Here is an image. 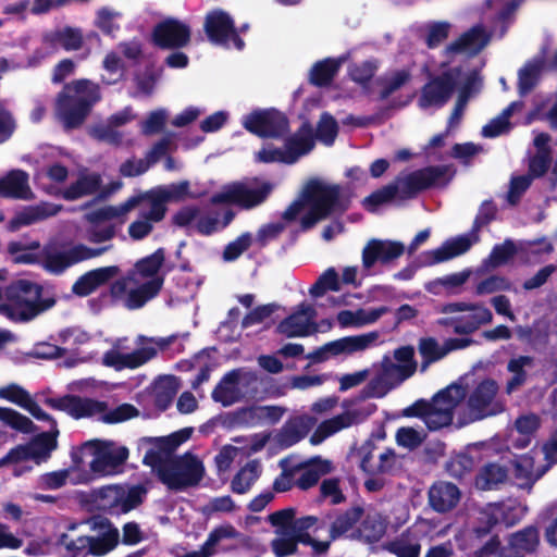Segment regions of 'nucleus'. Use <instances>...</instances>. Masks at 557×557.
Here are the masks:
<instances>
[{"mask_svg": "<svg viewBox=\"0 0 557 557\" xmlns=\"http://www.w3.org/2000/svg\"><path fill=\"white\" fill-rule=\"evenodd\" d=\"M490 35L482 25H474L462 33L457 39L447 45L443 51L446 57H454L461 53L475 55L487 46Z\"/></svg>", "mask_w": 557, "mask_h": 557, "instance_id": "nucleus-21", "label": "nucleus"}, {"mask_svg": "<svg viewBox=\"0 0 557 557\" xmlns=\"http://www.w3.org/2000/svg\"><path fill=\"white\" fill-rule=\"evenodd\" d=\"M448 165H428L398 178L400 183V198L411 199L419 193L435 187H445L453 178L448 175Z\"/></svg>", "mask_w": 557, "mask_h": 557, "instance_id": "nucleus-12", "label": "nucleus"}, {"mask_svg": "<svg viewBox=\"0 0 557 557\" xmlns=\"http://www.w3.org/2000/svg\"><path fill=\"white\" fill-rule=\"evenodd\" d=\"M284 411L278 406H258L239 410L236 412V418L238 422L246 425H257L264 422L275 424L282 419Z\"/></svg>", "mask_w": 557, "mask_h": 557, "instance_id": "nucleus-38", "label": "nucleus"}, {"mask_svg": "<svg viewBox=\"0 0 557 557\" xmlns=\"http://www.w3.org/2000/svg\"><path fill=\"white\" fill-rule=\"evenodd\" d=\"M385 533L383 524L374 516L368 515L362 519L359 527H357L350 535L351 540L362 541L366 544H374L379 542Z\"/></svg>", "mask_w": 557, "mask_h": 557, "instance_id": "nucleus-49", "label": "nucleus"}, {"mask_svg": "<svg viewBox=\"0 0 557 557\" xmlns=\"http://www.w3.org/2000/svg\"><path fill=\"white\" fill-rule=\"evenodd\" d=\"M172 198V194L162 187L152 188L148 191L129 197L126 201L116 207L119 216L126 214L143 201H149L150 210L144 214V218L153 222H160L164 219L166 207L165 202Z\"/></svg>", "mask_w": 557, "mask_h": 557, "instance_id": "nucleus-18", "label": "nucleus"}, {"mask_svg": "<svg viewBox=\"0 0 557 557\" xmlns=\"http://www.w3.org/2000/svg\"><path fill=\"white\" fill-rule=\"evenodd\" d=\"M161 437H144L143 442L150 444L151 447L147 449L143 462L157 473L158 479L160 478V469L163 467L165 461L170 459V455L165 454V450L161 449L160 441Z\"/></svg>", "mask_w": 557, "mask_h": 557, "instance_id": "nucleus-57", "label": "nucleus"}, {"mask_svg": "<svg viewBox=\"0 0 557 557\" xmlns=\"http://www.w3.org/2000/svg\"><path fill=\"white\" fill-rule=\"evenodd\" d=\"M516 292L511 281L502 275H490L479 282L475 286L474 293L478 296L494 294L497 292Z\"/></svg>", "mask_w": 557, "mask_h": 557, "instance_id": "nucleus-58", "label": "nucleus"}, {"mask_svg": "<svg viewBox=\"0 0 557 557\" xmlns=\"http://www.w3.org/2000/svg\"><path fill=\"white\" fill-rule=\"evenodd\" d=\"M379 62L375 59L355 63L349 69L350 78L360 86H367L375 75Z\"/></svg>", "mask_w": 557, "mask_h": 557, "instance_id": "nucleus-61", "label": "nucleus"}, {"mask_svg": "<svg viewBox=\"0 0 557 557\" xmlns=\"http://www.w3.org/2000/svg\"><path fill=\"white\" fill-rule=\"evenodd\" d=\"M312 428L311 419L307 416H295L285 421L274 435L273 442L280 449H287L304 440Z\"/></svg>", "mask_w": 557, "mask_h": 557, "instance_id": "nucleus-24", "label": "nucleus"}, {"mask_svg": "<svg viewBox=\"0 0 557 557\" xmlns=\"http://www.w3.org/2000/svg\"><path fill=\"white\" fill-rule=\"evenodd\" d=\"M467 397V388L457 383L437 392L431 401L423 398L416 400L403 410L407 418H420L430 431H437L451 424L455 409Z\"/></svg>", "mask_w": 557, "mask_h": 557, "instance_id": "nucleus-2", "label": "nucleus"}, {"mask_svg": "<svg viewBox=\"0 0 557 557\" xmlns=\"http://www.w3.org/2000/svg\"><path fill=\"white\" fill-rule=\"evenodd\" d=\"M28 174L23 170H12L0 178V196L3 198L30 200L34 198L28 184Z\"/></svg>", "mask_w": 557, "mask_h": 557, "instance_id": "nucleus-29", "label": "nucleus"}, {"mask_svg": "<svg viewBox=\"0 0 557 557\" xmlns=\"http://www.w3.org/2000/svg\"><path fill=\"white\" fill-rule=\"evenodd\" d=\"M342 60L325 58L315 62L309 73V83L315 87H327L341 69Z\"/></svg>", "mask_w": 557, "mask_h": 557, "instance_id": "nucleus-45", "label": "nucleus"}, {"mask_svg": "<svg viewBox=\"0 0 557 557\" xmlns=\"http://www.w3.org/2000/svg\"><path fill=\"white\" fill-rule=\"evenodd\" d=\"M5 301L0 304V314L13 322H29L53 308L54 295H46L42 285L28 280H17L4 292Z\"/></svg>", "mask_w": 557, "mask_h": 557, "instance_id": "nucleus-1", "label": "nucleus"}, {"mask_svg": "<svg viewBox=\"0 0 557 557\" xmlns=\"http://www.w3.org/2000/svg\"><path fill=\"white\" fill-rule=\"evenodd\" d=\"M164 284V276L154 277L140 284L137 288L131 289L125 298L124 305L129 310L144 307L149 300L158 296Z\"/></svg>", "mask_w": 557, "mask_h": 557, "instance_id": "nucleus-40", "label": "nucleus"}, {"mask_svg": "<svg viewBox=\"0 0 557 557\" xmlns=\"http://www.w3.org/2000/svg\"><path fill=\"white\" fill-rule=\"evenodd\" d=\"M147 490L137 484L129 487L121 485H107L94 490L89 497L94 507L110 516L127 513L144 503Z\"/></svg>", "mask_w": 557, "mask_h": 557, "instance_id": "nucleus-6", "label": "nucleus"}, {"mask_svg": "<svg viewBox=\"0 0 557 557\" xmlns=\"http://www.w3.org/2000/svg\"><path fill=\"white\" fill-rule=\"evenodd\" d=\"M398 193H400L399 184L391 183L372 191L363 199L362 205L368 211L374 212L377 207L392 201Z\"/></svg>", "mask_w": 557, "mask_h": 557, "instance_id": "nucleus-56", "label": "nucleus"}, {"mask_svg": "<svg viewBox=\"0 0 557 557\" xmlns=\"http://www.w3.org/2000/svg\"><path fill=\"white\" fill-rule=\"evenodd\" d=\"M172 198V194L162 187L152 188L148 191L129 197L126 201L116 207L119 216L126 214L143 201H149L150 210L144 214V218L153 222H160L164 219L166 207L165 202Z\"/></svg>", "mask_w": 557, "mask_h": 557, "instance_id": "nucleus-17", "label": "nucleus"}, {"mask_svg": "<svg viewBox=\"0 0 557 557\" xmlns=\"http://www.w3.org/2000/svg\"><path fill=\"white\" fill-rule=\"evenodd\" d=\"M498 388L497 382L493 379H485L475 386L467 401L475 419L494 416L500 411V406L494 401Z\"/></svg>", "mask_w": 557, "mask_h": 557, "instance_id": "nucleus-19", "label": "nucleus"}, {"mask_svg": "<svg viewBox=\"0 0 557 557\" xmlns=\"http://www.w3.org/2000/svg\"><path fill=\"white\" fill-rule=\"evenodd\" d=\"M379 375L393 387L395 383H401L413 375V369L412 366L394 363L388 357H385Z\"/></svg>", "mask_w": 557, "mask_h": 557, "instance_id": "nucleus-55", "label": "nucleus"}, {"mask_svg": "<svg viewBox=\"0 0 557 557\" xmlns=\"http://www.w3.org/2000/svg\"><path fill=\"white\" fill-rule=\"evenodd\" d=\"M300 475L297 478L295 485L300 490H309L313 487L322 475L333 471V463L321 457H313L307 463L299 467Z\"/></svg>", "mask_w": 557, "mask_h": 557, "instance_id": "nucleus-37", "label": "nucleus"}, {"mask_svg": "<svg viewBox=\"0 0 557 557\" xmlns=\"http://www.w3.org/2000/svg\"><path fill=\"white\" fill-rule=\"evenodd\" d=\"M39 421H47L50 429L47 432H41L34 436L27 443L32 460L36 463L47 461L51 453L58 447L59 429L55 419L49 414V419H38Z\"/></svg>", "mask_w": 557, "mask_h": 557, "instance_id": "nucleus-26", "label": "nucleus"}, {"mask_svg": "<svg viewBox=\"0 0 557 557\" xmlns=\"http://www.w3.org/2000/svg\"><path fill=\"white\" fill-rule=\"evenodd\" d=\"M112 247L113 245L91 248L84 244H75L66 250H58L53 246L46 245L41 250L40 265L50 274L61 275L69 268L102 256Z\"/></svg>", "mask_w": 557, "mask_h": 557, "instance_id": "nucleus-9", "label": "nucleus"}, {"mask_svg": "<svg viewBox=\"0 0 557 557\" xmlns=\"http://www.w3.org/2000/svg\"><path fill=\"white\" fill-rule=\"evenodd\" d=\"M418 349L422 358V371H424L431 363L436 362L446 356L444 345L440 346L438 342L434 337L420 338Z\"/></svg>", "mask_w": 557, "mask_h": 557, "instance_id": "nucleus-54", "label": "nucleus"}, {"mask_svg": "<svg viewBox=\"0 0 557 557\" xmlns=\"http://www.w3.org/2000/svg\"><path fill=\"white\" fill-rule=\"evenodd\" d=\"M0 421L23 434H32L37 430V426L28 417L8 407H0Z\"/></svg>", "mask_w": 557, "mask_h": 557, "instance_id": "nucleus-52", "label": "nucleus"}, {"mask_svg": "<svg viewBox=\"0 0 557 557\" xmlns=\"http://www.w3.org/2000/svg\"><path fill=\"white\" fill-rule=\"evenodd\" d=\"M512 467L515 478L521 481L520 486L531 487L544 474L542 470L533 474V460L529 457L512 461Z\"/></svg>", "mask_w": 557, "mask_h": 557, "instance_id": "nucleus-62", "label": "nucleus"}, {"mask_svg": "<svg viewBox=\"0 0 557 557\" xmlns=\"http://www.w3.org/2000/svg\"><path fill=\"white\" fill-rule=\"evenodd\" d=\"M252 245V235L249 232L240 234L233 242H230L223 250V260L232 262L237 260Z\"/></svg>", "mask_w": 557, "mask_h": 557, "instance_id": "nucleus-64", "label": "nucleus"}, {"mask_svg": "<svg viewBox=\"0 0 557 557\" xmlns=\"http://www.w3.org/2000/svg\"><path fill=\"white\" fill-rule=\"evenodd\" d=\"M354 423V417L350 412H344L337 414L331 419L322 421L314 433L312 434L310 442L317 445L333 434L339 432L343 429L349 428Z\"/></svg>", "mask_w": 557, "mask_h": 557, "instance_id": "nucleus-47", "label": "nucleus"}, {"mask_svg": "<svg viewBox=\"0 0 557 557\" xmlns=\"http://www.w3.org/2000/svg\"><path fill=\"white\" fill-rule=\"evenodd\" d=\"M100 99L98 84L85 78L76 79L65 84L58 94L55 111L65 128H77Z\"/></svg>", "mask_w": 557, "mask_h": 557, "instance_id": "nucleus-3", "label": "nucleus"}, {"mask_svg": "<svg viewBox=\"0 0 557 557\" xmlns=\"http://www.w3.org/2000/svg\"><path fill=\"white\" fill-rule=\"evenodd\" d=\"M405 245L396 240L370 239L362 250V264L371 269L376 262L387 264L401 257Z\"/></svg>", "mask_w": 557, "mask_h": 557, "instance_id": "nucleus-20", "label": "nucleus"}, {"mask_svg": "<svg viewBox=\"0 0 557 557\" xmlns=\"http://www.w3.org/2000/svg\"><path fill=\"white\" fill-rule=\"evenodd\" d=\"M377 334L375 332L345 336L324 344L315 350L309 352L306 358L312 363H321L326 361L331 356H338L342 354H354L367 349L375 339Z\"/></svg>", "mask_w": 557, "mask_h": 557, "instance_id": "nucleus-16", "label": "nucleus"}, {"mask_svg": "<svg viewBox=\"0 0 557 557\" xmlns=\"http://www.w3.org/2000/svg\"><path fill=\"white\" fill-rule=\"evenodd\" d=\"M471 246L472 242L466 235L447 239L441 247L423 252V264L434 265L448 261L466 253L471 248Z\"/></svg>", "mask_w": 557, "mask_h": 557, "instance_id": "nucleus-28", "label": "nucleus"}, {"mask_svg": "<svg viewBox=\"0 0 557 557\" xmlns=\"http://www.w3.org/2000/svg\"><path fill=\"white\" fill-rule=\"evenodd\" d=\"M388 311L389 308L386 306H381L368 310L362 308L356 311L342 310L337 313V322L342 327L362 326L374 323Z\"/></svg>", "mask_w": 557, "mask_h": 557, "instance_id": "nucleus-42", "label": "nucleus"}, {"mask_svg": "<svg viewBox=\"0 0 557 557\" xmlns=\"http://www.w3.org/2000/svg\"><path fill=\"white\" fill-rule=\"evenodd\" d=\"M59 211L60 207L53 203H42L27 207L9 221L8 230L10 232H16L22 226H27L35 222L53 216Z\"/></svg>", "mask_w": 557, "mask_h": 557, "instance_id": "nucleus-36", "label": "nucleus"}, {"mask_svg": "<svg viewBox=\"0 0 557 557\" xmlns=\"http://www.w3.org/2000/svg\"><path fill=\"white\" fill-rule=\"evenodd\" d=\"M460 499V491L454 483L435 482L429 490V505L436 512H447L455 508Z\"/></svg>", "mask_w": 557, "mask_h": 557, "instance_id": "nucleus-30", "label": "nucleus"}, {"mask_svg": "<svg viewBox=\"0 0 557 557\" xmlns=\"http://www.w3.org/2000/svg\"><path fill=\"white\" fill-rule=\"evenodd\" d=\"M102 185L101 175L97 172H81L77 180L61 191L66 201H75L96 194Z\"/></svg>", "mask_w": 557, "mask_h": 557, "instance_id": "nucleus-34", "label": "nucleus"}, {"mask_svg": "<svg viewBox=\"0 0 557 557\" xmlns=\"http://www.w3.org/2000/svg\"><path fill=\"white\" fill-rule=\"evenodd\" d=\"M44 404L50 409L66 412L78 420L101 414L100 420L108 424L124 422L138 417L139 410L132 404H122L112 410H108L106 401H100L74 394H66L61 397H47Z\"/></svg>", "mask_w": 557, "mask_h": 557, "instance_id": "nucleus-4", "label": "nucleus"}, {"mask_svg": "<svg viewBox=\"0 0 557 557\" xmlns=\"http://www.w3.org/2000/svg\"><path fill=\"white\" fill-rule=\"evenodd\" d=\"M298 308L296 312L289 314L277 324V333L292 338L305 337L314 331V327H312V319L315 315L313 307L302 302Z\"/></svg>", "mask_w": 557, "mask_h": 557, "instance_id": "nucleus-22", "label": "nucleus"}, {"mask_svg": "<svg viewBox=\"0 0 557 557\" xmlns=\"http://www.w3.org/2000/svg\"><path fill=\"white\" fill-rule=\"evenodd\" d=\"M338 134L337 121L327 112H323L317 125L315 137L326 146L334 144Z\"/></svg>", "mask_w": 557, "mask_h": 557, "instance_id": "nucleus-60", "label": "nucleus"}, {"mask_svg": "<svg viewBox=\"0 0 557 557\" xmlns=\"http://www.w3.org/2000/svg\"><path fill=\"white\" fill-rule=\"evenodd\" d=\"M243 125L260 138H281L289 131L287 116L275 109L255 110L244 117Z\"/></svg>", "mask_w": 557, "mask_h": 557, "instance_id": "nucleus-14", "label": "nucleus"}, {"mask_svg": "<svg viewBox=\"0 0 557 557\" xmlns=\"http://www.w3.org/2000/svg\"><path fill=\"white\" fill-rule=\"evenodd\" d=\"M314 144L313 127L308 121L304 122L297 132L285 141L289 163H294L299 157L309 153L314 148Z\"/></svg>", "mask_w": 557, "mask_h": 557, "instance_id": "nucleus-32", "label": "nucleus"}, {"mask_svg": "<svg viewBox=\"0 0 557 557\" xmlns=\"http://www.w3.org/2000/svg\"><path fill=\"white\" fill-rule=\"evenodd\" d=\"M191 41L189 24L176 17L157 23L151 32V44L161 50H181Z\"/></svg>", "mask_w": 557, "mask_h": 557, "instance_id": "nucleus-15", "label": "nucleus"}, {"mask_svg": "<svg viewBox=\"0 0 557 557\" xmlns=\"http://www.w3.org/2000/svg\"><path fill=\"white\" fill-rule=\"evenodd\" d=\"M0 398L25 409L35 419H49V413L44 411L30 394L18 384L11 383L0 387Z\"/></svg>", "mask_w": 557, "mask_h": 557, "instance_id": "nucleus-33", "label": "nucleus"}, {"mask_svg": "<svg viewBox=\"0 0 557 557\" xmlns=\"http://www.w3.org/2000/svg\"><path fill=\"white\" fill-rule=\"evenodd\" d=\"M239 370H232L223 375L211 393V397L215 403L227 407L235 404L239 399Z\"/></svg>", "mask_w": 557, "mask_h": 557, "instance_id": "nucleus-41", "label": "nucleus"}, {"mask_svg": "<svg viewBox=\"0 0 557 557\" xmlns=\"http://www.w3.org/2000/svg\"><path fill=\"white\" fill-rule=\"evenodd\" d=\"M304 201L314 208L325 219L332 214H344L351 205V195L343 194L338 185H327L311 180L302 191Z\"/></svg>", "mask_w": 557, "mask_h": 557, "instance_id": "nucleus-8", "label": "nucleus"}, {"mask_svg": "<svg viewBox=\"0 0 557 557\" xmlns=\"http://www.w3.org/2000/svg\"><path fill=\"white\" fill-rule=\"evenodd\" d=\"M44 44L52 49L77 51L83 47L84 36L81 28L64 26L55 28L44 35Z\"/></svg>", "mask_w": 557, "mask_h": 557, "instance_id": "nucleus-31", "label": "nucleus"}, {"mask_svg": "<svg viewBox=\"0 0 557 557\" xmlns=\"http://www.w3.org/2000/svg\"><path fill=\"white\" fill-rule=\"evenodd\" d=\"M261 469L259 461L256 459L248 461L232 479V492L239 495L246 494L259 479Z\"/></svg>", "mask_w": 557, "mask_h": 557, "instance_id": "nucleus-48", "label": "nucleus"}, {"mask_svg": "<svg viewBox=\"0 0 557 557\" xmlns=\"http://www.w3.org/2000/svg\"><path fill=\"white\" fill-rule=\"evenodd\" d=\"M364 513L362 506H352L335 516L329 530L331 541H336L344 536L348 531L355 530L354 527L359 522Z\"/></svg>", "mask_w": 557, "mask_h": 557, "instance_id": "nucleus-43", "label": "nucleus"}, {"mask_svg": "<svg viewBox=\"0 0 557 557\" xmlns=\"http://www.w3.org/2000/svg\"><path fill=\"white\" fill-rule=\"evenodd\" d=\"M157 356V348L151 345H144L132 352L123 354L110 349L103 355V364L114 368L117 371L123 369H136Z\"/></svg>", "mask_w": 557, "mask_h": 557, "instance_id": "nucleus-23", "label": "nucleus"}, {"mask_svg": "<svg viewBox=\"0 0 557 557\" xmlns=\"http://www.w3.org/2000/svg\"><path fill=\"white\" fill-rule=\"evenodd\" d=\"M205 475L202 461L191 453L168 459L160 469L159 481L171 491H183L200 483Z\"/></svg>", "mask_w": 557, "mask_h": 557, "instance_id": "nucleus-7", "label": "nucleus"}, {"mask_svg": "<svg viewBox=\"0 0 557 557\" xmlns=\"http://www.w3.org/2000/svg\"><path fill=\"white\" fill-rule=\"evenodd\" d=\"M534 361V357L528 355H520L518 357L511 358L508 361L507 371L512 373V376L506 383L507 394H511L525 384L528 380L525 367H532Z\"/></svg>", "mask_w": 557, "mask_h": 557, "instance_id": "nucleus-46", "label": "nucleus"}, {"mask_svg": "<svg viewBox=\"0 0 557 557\" xmlns=\"http://www.w3.org/2000/svg\"><path fill=\"white\" fill-rule=\"evenodd\" d=\"M411 79V73L407 69L394 71L389 76L377 78L376 83L382 86L380 100H385L394 92L404 87Z\"/></svg>", "mask_w": 557, "mask_h": 557, "instance_id": "nucleus-53", "label": "nucleus"}, {"mask_svg": "<svg viewBox=\"0 0 557 557\" xmlns=\"http://www.w3.org/2000/svg\"><path fill=\"white\" fill-rule=\"evenodd\" d=\"M517 253V246L510 238H506L502 244L492 248L488 256V263L492 268H498L508 263Z\"/></svg>", "mask_w": 557, "mask_h": 557, "instance_id": "nucleus-59", "label": "nucleus"}, {"mask_svg": "<svg viewBox=\"0 0 557 557\" xmlns=\"http://www.w3.org/2000/svg\"><path fill=\"white\" fill-rule=\"evenodd\" d=\"M482 86L481 78L476 71H472L465 79L462 86L459 89L458 97L455 103V107L450 113L448 119V126L453 127L455 124L459 123L462 117L463 111L473 94L480 91Z\"/></svg>", "mask_w": 557, "mask_h": 557, "instance_id": "nucleus-39", "label": "nucleus"}, {"mask_svg": "<svg viewBox=\"0 0 557 557\" xmlns=\"http://www.w3.org/2000/svg\"><path fill=\"white\" fill-rule=\"evenodd\" d=\"M165 262V249L160 247L154 252L146 256L135 263L137 274L143 278L152 280L159 277V272Z\"/></svg>", "mask_w": 557, "mask_h": 557, "instance_id": "nucleus-50", "label": "nucleus"}, {"mask_svg": "<svg viewBox=\"0 0 557 557\" xmlns=\"http://www.w3.org/2000/svg\"><path fill=\"white\" fill-rule=\"evenodd\" d=\"M81 454L91 456L90 470L99 475L114 474L128 458V449L111 441L91 440L84 443Z\"/></svg>", "mask_w": 557, "mask_h": 557, "instance_id": "nucleus-10", "label": "nucleus"}, {"mask_svg": "<svg viewBox=\"0 0 557 557\" xmlns=\"http://www.w3.org/2000/svg\"><path fill=\"white\" fill-rule=\"evenodd\" d=\"M540 544V533L535 525H528L510 535L509 543L499 552V557H524L534 553Z\"/></svg>", "mask_w": 557, "mask_h": 557, "instance_id": "nucleus-25", "label": "nucleus"}, {"mask_svg": "<svg viewBox=\"0 0 557 557\" xmlns=\"http://www.w3.org/2000/svg\"><path fill=\"white\" fill-rule=\"evenodd\" d=\"M386 548L397 557H419L421 553V544L418 541H410L404 534L389 542Z\"/></svg>", "mask_w": 557, "mask_h": 557, "instance_id": "nucleus-63", "label": "nucleus"}, {"mask_svg": "<svg viewBox=\"0 0 557 557\" xmlns=\"http://www.w3.org/2000/svg\"><path fill=\"white\" fill-rule=\"evenodd\" d=\"M119 273L120 268L117 265L102 267L87 271L74 282L72 293L78 297H87Z\"/></svg>", "mask_w": 557, "mask_h": 557, "instance_id": "nucleus-27", "label": "nucleus"}, {"mask_svg": "<svg viewBox=\"0 0 557 557\" xmlns=\"http://www.w3.org/2000/svg\"><path fill=\"white\" fill-rule=\"evenodd\" d=\"M546 62L543 57L528 61L518 72V91L521 96L531 92L537 85Z\"/></svg>", "mask_w": 557, "mask_h": 557, "instance_id": "nucleus-44", "label": "nucleus"}, {"mask_svg": "<svg viewBox=\"0 0 557 557\" xmlns=\"http://www.w3.org/2000/svg\"><path fill=\"white\" fill-rule=\"evenodd\" d=\"M461 73V66H455L443 71L438 75L430 76L429 81L421 88L418 100L419 107L422 109L444 107L454 95Z\"/></svg>", "mask_w": 557, "mask_h": 557, "instance_id": "nucleus-11", "label": "nucleus"}, {"mask_svg": "<svg viewBox=\"0 0 557 557\" xmlns=\"http://www.w3.org/2000/svg\"><path fill=\"white\" fill-rule=\"evenodd\" d=\"M203 30L211 44L228 46L232 41L237 50L245 48V41L238 36L233 17L222 9H214L206 14Z\"/></svg>", "mask_w": 557, "mask_h": 557, "instance_id": "nucleus-13", "label": "nucleus"}, {"mask_svg": "<svg viewBox=\"0 0 557 557\" xmlns=\"http://www.w3.org/2000/svg\"><path fill=\"white\" fill-rule=\"evenodd\" d=\"M492 320V312L486 313L484 310H481L480 314L441 318L436 323L444 327H451L456 334L469 335L479 330L481 325L491 323Z\"/></svg>", "mask_w": 557, "mask_h": 557, "instance_id": "nucleus-35", "label": "nucleus"}, {"mask_svg": "<svg viewBox=\"0 0 557 557\" xmlns=\"http://www.w3.org/2000/svg\"><path fill=\"white\" fill-rule=\"evenodd\" d=\"M274 189L271 182H259L258 178L251 181H236L222 187L219 193L210 197V203L233 205L240 210H251L263 205Z\"/></svg>", "mask_w": 557, "mask_h": 557, "instance_id": "nucleus-5", "label": "nucleus"}, {"mask_svg": "<svg viewBox=\"0 0 557 557\" xmlns=\"http://www.w3.org/2000/svg\"><path fill=\"white\" fill-rule=\"evenodd\" d=\"M508 468L498 462H488L484 465L478 474L476 483L482 482L483 490H491L498 484L505 483L508 478Z\"/></svg>", "mask_w": 557, "mask_h": 557, "instance_id": "nucleus-51", "label": "nucleus"}]
</instances>
